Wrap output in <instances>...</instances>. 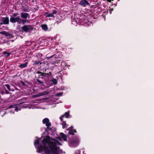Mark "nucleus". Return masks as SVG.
<instances>
[{"mask_svg":"<svg viewBox=\"0 0 154 154\" xmlns=\"http://www.w3.org/2000/svg\"><path fill=\"white\" fill-rule=\"evenodd\" d=\"M56 140L49 135L46 136L42 140V144L38 147L37 151L40 153L44 151L45 154H59L57 152L59 147L55 143Z\"/></svg>","mask_w":154,"mask_h":154,"instance_id":"f257e3e1","label":"nucleus"},{"mask_svg":"<svg viewBox=\"0 0 154 154\" xmlns=\"http://www.w3.org/2000/svg\"><path fill=\"white\" fill-rule=\"evenodd\" d=\"M19 14L15 13L11 16L10 18V21L13 23L18 22L19 23H20L21 22H26V20H22L18 16Z\"/></svg>","mask_w":154,"mask_h":154,"instance_id":"f03ea898","label":"nucleus"},{"mask_svg":"<svg viewBox=\"0 0 154 154\" xmlns=\"http://www.w3.org/2000/svg\"><path fill=\"white\" fill-rule=\"evenodd\" d=\"M79 142V137L76 136L73 138V139L71 141V144L73 146H76L77 145Z\"/></svg>","mask_w":154,"mask_h":154,"instance_id":"7ed1b4c3","label":"nucleus"},{"mask_svg":"<svg viewBox=\"0 0 154 154\" xmlns=\"http://www.w3.org/2000/svg\"><path fill=\"white\" fill-rule=\"evenodd\" d=\"M42 123L45 124L47 127H50L51 125V123L49 122V120L48 118H45L42 121Z\"/></svg>","mask_w":154,"mask_h":154,"instance_id":"20e7f679","label":"nucleus"},{"mask_svg":"<svg viewBox=\"0 0 154 154\" xmlns=\"http://www.w3.org/2000/svg\"><path fill=\"white\" fill-rule=\"evenodd\" d=\"M71 116L69 114V112H66L64 114L62 115L60 117V119L61 121L62 120L63 118L64 117L69 118L71 117Z\"/></svg>","mask_w":154,"mask_h":154,"instance_id":"39448f33","label":"nucleus"},{"mask_svg":"<svg viewBox=\"0 0 154 154\" xmlns=\"http://www.w3.org/2000/svg\"><path fill=\"white\" fill-rule=\"evenodd\" d=\"M73 126H71L70 127L68 128L67 130H69V133L72 135L74 134V133L76 132V131L75 129H73Z\"/></svg>","mask_w":154,"mask_h":154,"instance_id":"423d86ee","label":"nucleus"},{"mask_svg":"<svg viewBox=\"0 0 154 154\" xmlns=\"http://www.w3.org/2000/svg\"><path fill=\"white\" fill-rule=\"evenodd\" d=\"M35 74H39L38 76V79H44V76L43 75V72L40 71H37L35 72Z\"/></svg>","mask_w":154,"mask_h":154,"instance_id":"0eeeda50","label":"nucleus"},{"mask_svg":"<svg viewBox=\"0 0 154 154\" xmlns=\"http://www.w3.org/2000/svg\"><path fill=\"white\" fill-rule=\"evenodd\" d=\"M60 137H59L58 138L60 140V138H62L64 141H66L67 137L66 135L63 133H60Z\"/></svg>","mask_w":154,"mask_h":154,"instance_id":"6e6552de","label":"nucleus"},{"mask_svg":"<svg viewBox=\"0 0 154 154\" xmlns=\"http://www.w3.org/2000/svg\"><path fill=\"white\" fill-rule=\"evenodd\" d=\"M48 94V92H42L40 93L34 95L33 97H37L40 96H43L44 95H46Z\"/></svg>","mask_w":154,"mask_h":154,"instance_id":"1a4fd4ad","label":"nucleus"},{"mask_svg":"<svg viewBox=\"0 0 154 154\" xmlns=\"http://www.w3.org/2000/svg\"><path fill=\"white\" fill-rule=\"evenodd\" d=\"M89 4L88 2L86 0H82L80 2V5L83 7H85Z\"/></svg>","mask_w":154,"mask_h":154,"instance_id":"9d476101","label":"nucleus"},{"mask_svg":"<svg viewBox=\"0 0 154 154\" xmlns=\"http://www.w3.org/2000/svg\"><path fill=\"white\" fill-rule=\"evenodd\" d=\"M0 33L5 35L6 37L10 38L13 36L11 34L5 31L1 32H0Z\"/></svg>","mask_w":154,"mask_h":154,"instance_id":"9b49d317","label":"nucleus"},{"mask_svg":"<svg viewBox=\"0 0 154 154\" xmlns=\"http://www.w3.org/2000/svg\"><path fill=\"white\" fill-rule=\"evenodd\" d=\"M40 140L41 138H40L39 139H37L35 140L34 141V145L37 149L38 146L42 144V143L41 144H39V140ZM41 143H42V142Z\"/></svg>","mask_w":154,"mask_h":154,"instance_id":"f8f14e48","label":"nucleus"},{"mask_svg":"<svg viewBox=\"0 0 154 154\" xmlns=\"http://www.w3.org/2000/svg\"><path fill=\"white\" fill-rule=\"evenodd\" d=\"M20 15L21 17L24 19H26L27 18H29V14L27 13L21 12Z\"/></svg>","mask_w":154,"mask_h":154,"instance_id":"ddd939ff","label":"nucleus"},{"mask_svg":"<svg viewBox=\"0 0 154 154\" xmlns=\"http://www.w3.org/2000/svg\"><path fill=\"white\" fill-rule=\"evenodd\" d=\"M43 75L44 79L46 78L49 79V77L51 76L52 73L51 72H49L48 73L43 72Z\"/></svg>","mask_w":154,"mask_h":154,"instance_id":"4468645a","label":"nucleus"},{"mask_svg":"<svg viewBox=\"0 0 154 154\" xmlns=\"http://www.w3.org/2000/svg\"><path fill=\"white\" fill-rule=\"evenodd\" d=\"M3 24H8L9 22L8 17H5L3 18L2 19Z\"/></svg>","mask_w":154,"mask_h":154,"instance_id":"2eb2a0df","label":"nucleus"},{"mask_svg":"<svg viewBox=\"0 0 154 154\" xmlns=\"http://www.w3.org/2000/svg\"><path fill=\"white\" fill-rule=\"evenodd\" d=\"M36 80V82L35 83L37 84V82L38 83L37 85H40L41 86H43L44 85V82L43 81L40 80L38 79H37Z\"/></svg>","mask_w":154,"mask_h":154,"instance_id":"dca6fc26","label":"nucleus"},{"mask_svg":"<svg viewBox=\"0 0 154 154\" xmlns=\"http://www.w3.org/2000/svg\"><path fill=\"white\" fill-rule=\"evenodd\" d=\"M28 64V62H25L24 63H22L20 64L19 66V67L21 69L23 68L26 67L27 66Z\"/></svg>","mask_w":154,"mask_h":154,"instance_id":"f3484780","label":"nucleus"},{"mask_svg":"<svg viewBox=\"0 0 154 154\" xmlns=\"http://www.w3.org/2000/svg\"><path fill=\"white\" fill-rule=\"evenodd\" d=\"M56 12L55 11H54L52 14L46 13L45 14V15L47 17H54L53 14H55L56 13Z\"/></svg>","mask_w":154,"mask_h":154,"instance_id":"a211bd4d","label":"nucleus"},{"mask_svg":"<svg viewBox=\"0 0 154 154\" xmlns=\"http://www.w3.org/2000/svg\"><path fill=\"white\" fill-rule=\"evenodd\" d=\"M62 122V128L63 129L67 128L68 125L66 124V122L64 121L62 119V120L61 121Z\"/></svg>","mask_w":154,"mask_h":154,"instance_id":"6ab92c4d","label":"nucleus"},{"mask_svg":"<svg viewBox=\"0 0 154 154\" xmlns=\"http://www.w3.org/2000/svg\"><path fill=\"white\" fill-rule=\"evenodd\" d=\"M2 54H3L5 55L4 56L6 58L9 57L11 54V53L7 52L6 51L3 52Z\"/></svg>","mask_w":154,"mask_h":154,"instance_id":"aec40b11","label":"nucleus"},{"mask_svg":"<svg viewBox=\"0 0 154 154\" xmlns=\"http://www.w3.org/2000/svg\"><path fill=\"white\" fill-rule=\"evenodd\" d=\"M40 64H41L42 63L39 61H37V60H35L33 61V65H38Z\"/></svg>","mask_w":154,"mask_h":154,"instance_id":"412c9836","label":"nucleus"},{"mask_svg":"<svg viewBox=\"0 0 154 154\" xmlns=\"http://www.w3.org/2000/svg\"><path fill=\"white\" fill-rule=\"evenodd\" d=\"M51 81L53 85H56L57 84V81L56 79L53 78L51 80Z\"/></svg>","mask_w":154,"mask_h":154,"instance_id":"4be33fe9","label":"nucleus"},{"mask_svg":"<svg viewBox=\"0 0 154 154\" xmlns=\"http://www.w3.org/2000/svg\"><path fill=\"white\" fill-rule=\"evenodd\" d=\"M22 30H20V31L21 32H22V33H23L24 32H30L31 31L30 30H32V29H21Z\"/></svg>","mask_w":154,"mask_h":154,"instance_id":"5701e85b","label":"nucleus"},{"mask_svg":"<svg viewBox=\"0 0 154 154\" xmlns=\"http://www.w3.org/2000/svg\"><path fill=\"white\" fill-rule=\"evenodd\" d=\"M5 86L6 87V88H7V89L9 90V91H12L11 90V89L9 85L8 84H5Z\"/></svg>","mask_w":154,"mask_h":154,"instance_id":"b1692460","label":"nucleus"},{"mask_svg":"<svg viewBox=\"0 0 154 154\" xmlns=\"http://www.w3.org/2000/svg\"><path fill=\"white\" fill-rule=\"evenodd\" d=\"M63 94V92L59 93H58L56 94L55 96L56 97H59L61 96Z\"/></svg>","mask_w":154,"mask_h":154,"instance_id":"393cba45","label":"nucleus"},{"mask_svg":"<svg viewBox=\"0 0 154 154\" xmlns=\"http://www.w3.org/2000/svg\"><path fill=\"white\" fill-rule=\"evenodd\" d=\"M52 128L50 127H47V128L45 129V131L47 132L49 131H51L52 130Z\"/></svg>","mask_w":154,"mask_h":154,"instance_id":"a878e982","label":"nucleus"},{"mask_svg":"<svg viewBox=\"0 0 154 154\" xmlns=\"http://www.w3.org/2000/svg\"><path fill=\"white\" fill-rule=\"evenodd\" d=\"M42 28L43 29H47L48 28L46 24H43L41 25Z\"/></svg>","mask_w":154,"mask_h":154,"instance_id":"bb28decb","label":"nucleus"},{"mask_svg":"<svg viewBox=\"0 0 154 154\" xmlns=\"http://www.w3.org/2000/svg\"><path fill=\"white\" fill-rule=\"evenodd\" d=\"M29 26H25L22 27V29H29Z\"/></svg>","mask_w":154,"mask_h":154,"instance_id":"cd10ccee","label":"nucleus"},{"mask_svg":"<svg viewBox=\"0 0 154 154\" xmlns=\"http://www.w3.org/2000/svg\"><path fill=\"white\" fill-rule=\"evenodd\" d=\"M55 143H56V144H57L58 145H62V143H60V142H59L58 140H56V141Z\"/></svg>","mask_w":154,"mask_h":154,"instance_id":"c85d7f7f","label":"nucleus"},{"mask_svg":"<svg viewBox=\"0 0 154 154\" xmlns=\"http://www.w3.org/2000/svg\"><path fill=\"white\" fill-rule=\"evenodd\" d=\"M15 107V105H11L8 107V108L9 109H11L12 108H14Z\"/></svg>","mask_w":154,"mask_h":154,"instance_id":"c756f323","label":"nucleus"},{"mask_svg":"<svg viewBox=\"0 0 154 154\" xmlns=\"http://www.w3.org/2000/svg\"><path fill=\"white\" fill-rule=\"evenodd\" d=\"M20 82L23 86H27V85H26L25 83L23 81H21Z\"/></svg>","mask_w":154,"mask_h":154,"instance_id":"7c9ffc66","label":"nucleus"},{"mask_svg":"<svg viewBox=\"0 0 154 154\" xmlns=\"http://www.w3.org/2000/svg\"><path fill=\"white\" fill-rule=\"evenodd\" d=\"M53 57V56H50V57H46V58H47V60H48V59H51V58L52 57Z\"/></svg>","mask_w":154,"mask_h":154,"instance_id":"2f4dec72","label":"nucleus"},{"mask_svg":"<svg viewBox=\"0 0 154 154\" xmlns=\"http://www.w3.org/2000/svg\"><path fill=\"white\" fill-rule=\"evenodd\" d=\"M113 8H111L109 10V12L110 13V14H111V13H112V11H113Z\"/></svg>","mask_w":154,"mask_h":154,"instance_id":"473e14b6","label":"nucleus"},{"mask_svg":"<svg viewBox=\"0 0 154 154\" xmlns=\"http://www.w3.org/2000/svg\"><path fill=\"white\" fill-rule=\"evenodd\" d=\"M14 108H15V110H16L17 111H18V108L17 107L15 106V107Z\"/></svg>","mask_w":154,"mask_h":154,"instance_id":"72a5a7b5","label":"nucleus"},{"mask_svg":"<svg viewBox=\"0 0 154 154\" xmlns=\"http://www.w3.org/2000/svg\"><path fill=\"white\" fill-rule=\"evenodd\" d=\"M75 154H80V153L79 152V151H76Z\"/></svg>","mask_w":154,"mask_h":154,"instance_id":"f704fd0d","label":"nucleus"},{"mask_svg":"<svg viewBox=\"0 0 154 154\" xmlns=\"http://www.w3.org/2000/svg\"><path fill=\"white\" fill-rule=\"evenodd\" d=\"M5 91L6 93L7 94H9V91H8L7 90H6Z\"/></svg>","mask_w":154,"mask_h":154,"instance_id":"c9c22d12","label":"nucleus"},{"mask_svg":"<svg viewBox=\"0 0 154 154\" xmlns=\"http://www.w3.org/2000/svg\"><path fill=\"white\" fill-rule=\"evenodd\" d=\"M107 0V1L108 2H111V1H112V0Z\"/></svg>","mask_w":154,"mask_h":154,"instance_id":"e433bc0d","label":"nucleus"},{"mask_svg":"<svg viewBox=\"0 0 154 154\" xmlns=\"http://www.w3.org/2000/svg\"><path fill=\"white\" fill-rule=\"evenodd\" d=\"M92 25V24L91 22L90 23V24L89 25Z\"/></svg>","mask_w":154,"mask_h":154,"instance_id":"4c0bfd02","label":"nucleus"},{"mask_svg":"<svg viewBox=\"0 0 154 154\" xmlns=\"http://www.w3.org/2000/svg\"><path fill=\"white\" fill-rule=\"evenodd\" d=\"M44 30H45V31H47L48 30V29H44Z\"/></svg>","mask_w":154,"mask_h":154,"instance_id":"58836bf2","label":"nucleus"},{"mask_svg":"<svg viewBox=\"0 0 154 154\" xmlns=\"http://www.w3.org/2000/svg\"><path fill=\"white\" fill-rule=\"evenodd\" d=\"M112 1H113V0H112ZM118 1H119V0H118Z\"/></svg>","mask_w":154,"mask_h":154,"instance_id":"ea45409f","label":"nucleus"}]
</instances>
